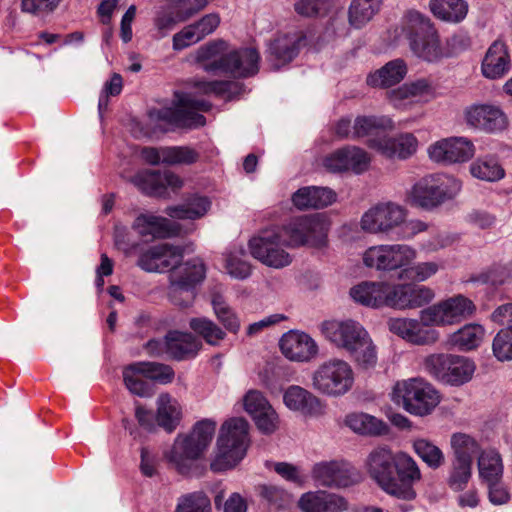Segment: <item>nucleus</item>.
Listing matches in <instances>:
<instances>
[{"label":"nucleus","mask_w":512,"mask_h":512,"mask_svg":"<svg viewBox=\"0 0 512 512\" xmlns=\"http://www.w3.org/2000/svg\"><path fill=\"white\" fill-rule=\"evenodd\" d=\"M407 74V65L402 59H394L367 77L372 87H391L401 82Z\"/></svg>","instance_id":"obj_37"},{"label":"nucleus","mask_w":512,"mask_h":512,"mask_svg":"<svg viewBox=\"0 0 512 512\" xmlns=\"http://www.w3.org/2000/svg\"><path fill=\"white\" fill-rule=\"evenodd\" d=\"M474 143L466 137L444 138L431 144L428 148L430 159L436 163H464L473 158Z\"/></svg>","instance_id":"obj_18"},{"label":"nucleus","mask_w":512,"mask_h":512,"mask_svg":"<svg viewBox=\"0 0 512 512\" xmlns=\"http://www.w3.org/2000/svg\"><path fill=\"white\" fill-rule=\"evenodd\" d=\"M403 31L411 51L418 58L435 62L443 57L439 34L429 17L418 11H409L405 16Z\"/></svg>","instance_id":"obj_4"},{"label":"nucleus","mask_w":512,"mask_h":512,"mask_svg":"<svg viewBox=\"0 0 512 512\" xmlns=\"http://www.w3.org/2000/svg\"><path fill=\"white\" fill-rule=\"evenodd\" d=\"M287 248L309 246L322 248L327 244L329 223L321 214L295 217L279 227Z\"/></svg>","instance_id":"obj_6"},{"label":"nucleus","mask_w":512,"mask_h":512,"mask_svg":"<svg viewBox=\"0 0 512 512\" xmlns=\"http://www.w3.org/2000/svg\"><path fill=\"white\" fill-rule=\"evenodd\" d=\"M331 0H297L294 3L295 12L305 18H322L332 9Z\"/></svg>","instance_id":"obj_61"},{"label":"nucleus","mask_w":512,"mask_h":512,"mask_svg":"<svg viewBox=\"0 0 512 512\" xmlns=\"http://www.w3.org/2000/svg\"><path fill=\"white\" fill-rule=\"evenodd\" d=\"M175 512H211L210 499L202 491L185 494L178 499Z\"/></svg>","instance_id":"obj_60"},{"label":"nucleus","mask_w":512,"mask_h":512,"mask_svg":"<svg viewBox=\"0 0 512 512\" xmlns=\"http://www.w3.org/2000/svg\"><path fill=\"white\" fill-rule=\"evenodd\" d=\"M356 365L362 370L374 369L378 362L377 347L369 333L348 352Z\"/></svg>","instance_id":"obj_46"},{"label":"nucleus","mask_w":512,"mask_h":512,"mask_svg":"<svg viewBox=\"0 0 512 512\" xmlns=\"http://www.w3.org/2000/svg\"><path fill=\"white\" fill-rule=\"evenodd\" d=\"M493 353L500 361L512 359V328L500 330L493 340Z\"/></svg>","instance_id":"obj_64"},{"label":"nucleus","mask_w":512,"mask_h":512,"mask_svg":"<svg viewBox=\"0 0 512 512\" xmlns=\"http://www.w3.org/2000/svg\"><path fill=\"white\" fill-rule=\"evenodd\" d=\"M440 268L441 264L436 261L409 264L400 271L399 278L412 282H424L434 276Z\"/></svg>","instance_id":"obj_58"},{"label":"nucleus","mask_w":512,"mask_h":512,"mask_svg":"<svg viewBox=\"0 0 512 512\" xmlns=\"http://www.w3.org/2000/svg\"><path fill=\"white\" fill-rule=\"evenodd\" d=\"M391 401L414 416L430 415L441 401L439 391L423 378L397 381L391 392Z\"/></svg>","instance_id":"obj_3"},{"label":"nucleus","mask_w":512,"mask_h":512,"mask_svg":"<svg viewBox=\"0 0 512 512\" xmlns=\"http://www.w3.org/2000/svg\"><path fill=\"white\" fill-rule=\"evenodd\" d=\"M429 8L439 20L458 24L466 18L469 5L465 0H430Z\"/></svg>","instance_id":"obj_39"},{"label":"nucleus","mask_w":512,"mask_h":512,"mask_svg":"<svg viewBox=\"0 0 512 512\" xmlns=\"http://www.w3.org/2000/svg\"><path fill=\"white\" fill-rule=\"evenodd\" d=\"M435 89L432 82L426 78H420L415 81L405 83L401 87L389 92V99L395 107L400 105L401 101L410 98H419L428 101L433 98Z\"/></svg>","instance_id":"obj_38"},{"label":"nucleus","mask_w":512,"mask_h":512,"mask_svg":"<svg viewBox=\"0 0 512 512\" xmlns=\"http://www.w3.org/2000/svg\"><path fill=\"white\" fill-rule=\"evenodd\" d=\"M406 210L395 203H381L366 211L360 221L363 231L390 235L404 223Z\"/></svg>","instance_id":"obj_14"},{"label":"nucleus","mask_w":512,"mask_h":512,"mask_svg":"<svg viewBox=\"0 0 512 512\" xmlns=\"http://www.w3.org/2000/svg\"><path fill=\"white\" fill-rule=\"evenodd\" d=\"M298 506L302 512H343L348 509L344 497L325 491H309L302 494Z\"/></svg>","instance_id":"obj_30"},{"label":"nucleus","mask_w":512,"mask_h":512,"mask_svg":"<svg viewBox=\"0 0 512 512\" xmlns=\"http://www.w3.org/2000/svg\"><path fill=\"white\" fill-rule=\"evenodd\" d=\"M310 473L316 486L330 489L346 488L359 480L356 470L350 464L339 460L317 462Z\"/></svg>","instance_id":"obj_15"},{"label":"nucleus","mask_w":512,"mask_h":512,"mask_svg":"<svg viewBox=\"0 0 512 512\" xmlns=\"http://www.w3.org/2000/svg\"><path fill=\"white\" fill-rule=\"evenodd\" d=\"M421 479L422 473L415 459L406 452H396L390 496L407 502L415 500L417 492L414 485Z\"/></svg>","instance_id":"obj_13"},{"label":"nucleus","mask_w":512,"mask_h":512,"mask_svg":"<svg viewBox=\"0 0 512 512\" xmlns=\"http://www.w3.org/2000/svg\"><path fill=\"white\" fill-rule=\"evenodd\" d=\"M181 419V407L178 401L168 393H162L157 399L156 420L167 432L176 429Z\"/></svg>","instance_id":"obj_42"},{"label":"nucleus","mask_w":512,"mask_h":512,"mask_svg":"<svg viewBox=\"0 0 512 512\" xmlns=\"http://www.w3.org/2000/svg\"><path fill=\"white\" fill-rule=\"evenodd\" d=\"M284 239L279 227L262 230L249 240L250 254L268 267L280 269L288 266L292 262V257L284 249Z\"/></svg>","instance_id":"obj_11"},{"label":"nucleus","mask_w":512,"mask_h":512,"mask_svg":"<svg viewBox=\"0 0 512 512\" xmlns=\"http://www.w3.org/2000/svg\"><path fill=\"white\" fill-rule=\"evenodd\" d=\"M371 162L369 154L357 146L348 145L339 148L323 159V167L330 173L362 174L368 170Z\"/></svg>","instance_id":"obj_16"},{"label":"nucleus","mask_w":512,"mask_h":512,"mask_svg":"<svg viewBox=\"0 0 512 512\" xmlns=\"http://www.w3.org/2000/svg\"><path fill=\"white\" fill-rule=\"evenodd\" d=\"M355 375L352 366L345 360L331 358L320 365L311 374V387L317 393L339 398L353 388Z\"/></svg>","instance_id":"obj_5"},{"label":"nucleus","mask_w":512,"mask_h":512,"mask_svg":"<svg viewBox=\"0 0 512 512\" xmlns=\"http://www.w3.org/2000/svg\"><path fill=\"white\" fill-rule=\"evenodd\" d=\"M510 69V56L507 46L501 40L494 41L482 61V74L488 79L504 77Z\"/></svg>","instance_id":"obj_34"},{"label":"nucleus","mask_w":512,"mask_h":512,"mask_svg":"<svg viewBox=\"0 0 512 512\" xmlns=\"http://www.w3.org/2000/svg\"><path fill=\"white\" fill-rule=\"evenodd\" d=\"M174 106L150 112V117L178 127L198 128L205 125V117L199 111L206 112L211 105L204 100H196L187 93H177Z\"/></svg>","instance_id":"obj_9"},{"label":"nucleus","mask_w":512,"mask_h":512,"mask_svg":"<svg viewBox=\"0 0 512 512\" xmlns=\"http://www.w3.org/2000/svg\"><path fill=\"white\" fill-rule=\"evenodd\" d=\"M319 328L326 340L347 352L368 333L359 322L351 319L344 321L325 320Z\"/></svg>","instance_id":"obj_19"},{"label":"nucleus","mask_w":512,"mask_h":512,"mask_svg":"<svg viewBox=\"0 0 512 512\" xmlns=\"http://www.w3.org/2000/svg\"><path fill=\"white\" fill-rule=\"evenodd\" d=\"M307 43L301 30L277 35L268 45L267 59L274 70L292 61Z\"/></svg>","instance_id":"obj_22"},{"label":"nucleus","mask_w":512,"mask_h":512,"mask_svg":"<svg viewBox=\"0 0 512 512\" xmlns=\"http://www.w3.org/2000/svg\"><path fill=\"white\" fill-rule=\"evenodd\" d=\"M447 370V375L444 377L443 382L452 385H461L471 379L475 366L469 359L453 355L452 361Z\"/></svg>","instance_id":"obj_52"},{"label":"nucleus","mask_w":512,"mask_h":512,"mask_svg":"<svg viewBox=\"0 0 512 512\" xmlns=\"http://www.w3.org/2000/svg\"><path fill=\"white\" fill-rule=\"evenodd\" d=\"M139 362H135L123 369V379L126 388L134 395L139 397H148L152 394L151 387L144 377Z\"/></svg>","instance_id":"obj_51"},{"label":"nucleus","mask_w":512,"mask_h":512,"mask_svg":"<svg viewBox=\"0 0 512 512\" xmlns=\"http://www.w3.org/2000/svg\"><path fill=\"white\" fill-rule=\"evenodd\" d=\"M415 454L431 469L436 470L445 463L443 451L435 443L426 438H416L412 441Z\"/></svg>","instance_id":"obj_49"},{"label":"nucleus","mask_w":512,"mask_h":512,"mask_svg":"<svg viewBox=\"0 0 512 512\" xmlns=\"http://www.w3.org/2000/svg\"><path fill=\"white\" fill-rule=\"evenodd\" d=\"M132 228L141 237L165 238L170 235V221L151 213H142L136 217Z\"/></svg>","instance_id":"obj_40"},{"label":"nucleus","mask_w":512,"mask_h":512,"mask_svg":"<svg viewBox=\"0 0 512 512\" xmlns=\"http://www.w3.org/2000/svg\"><path fill=\"white\" fill-rule=\"evenodd\" d=\"M220 24V17L216 13L203 16L194 24L184 27L173 36V49L182 50L195 44L206 36L212 34Z\"/></svg>","instance_id":"obj_29"},{"label":"nucleus","mask_w":512,"mask_h":512,"mask_svg":"<svg viewBox=\"0 0 512 512\" xmlns=\"http://www.w3.org/2000/svg\"><path fill=\"white\" fill-rule=\"evenodd\" d=\"M189 326L207 344L212 346H218L226 337V332L214 321L206 317L191 318Z\"/></svg>","instance_id":"obj_50"},{"label":"nucleus","mask_w":512,"mask_h":512,"mask_svg":"<svg viewBox=\"0 0 512 512\" xmlns=\"http://www.w3.org/2000/svg\"><path fill=\"white\" fill-rule=\"evenodd\" d=\"M226 74L235 78L254 76L259 71L260 55L254 48H240L228 52Z\"/></svg>","instance_id":"obj_31"},{"label":"nucleus","mask_w":512,"mask_h":512,"mask_svg":"<svg viewBox=\"0 0 512 512\" xmlns=\"http://www.w3.org/2000/svg\"><path fill=\"white\" fill-rule=\"evenodd\" d=\"M478 469L484 483L501 480L503 463L500 454L492 449L482 452L478 458Z\"/></svg>","instance_id":"obj_47"},{"label":"nucleus","mask_w":512,"mask_h":512,"mask_svg":"<svg viewBox=\"0 0 512 512\" xmlns=\"http://www.w3.org/2000/svg\"><path fill=\"white\" fill-rule=\"evenodd\" d=\"M349 295L356 303L366 307H388L389 284L364 281L353 286Z\"/></svg>","instance_id":"obj_33"},{"label":"nucleus","mask_w":512,"mask_h":512,"mask_svg":"<svg viewBox=\"0 0 512 512\" xmlns=\"http://www.w3.org/2000/svg\"><path fill=\"white\" fill-rule=\"evenodd\" d=\"M450 443L453 452L452 458L462 459L467 462L473 463V458L480 449L477 441L465 433H454L451 436Z\"/></svg>","instance_id":"obj_55"},{"label":"nucleus","mask_w":512,"mask_h":512,"mask_svg":"<svg viewBox=\"0 0 512 512\" xmlns=\"http://www.w3.org/2000/svg\"><path fill=\"white\" fill-rule=\"evenodd\" d=\"M472 464L462 459H451L446 481L451 490L459 492L466 488L472 476Z\"/></svg>","instance_id":"obj_53"},{"label":"nucleus","mask_w":512,"mask_h":512,"mask_svg":"<svg viewBox=\"0 0 512 512\" xmlns=\"http://www.w3.org/2000/svg\"><path fill=\"white\" fill-rule=\"evenodd\" d=\"M337 194L327 187L308 186L298 189L292 196L293 204L300 210L320 209L336 201Z\"/></svg>","instance_id":"obj_35"},{"label":"nucleus","mask_w":512,"mask_h":512,"mask_svg":"<svg viewBox=\"0 0 512 512\" xmlns=\"http://www.w3.org/2000/svg\"><path fill=\"white\" fill-rule=\"evenodd\" d=\"M210 206L211 202L207 197L194 195L183 204L167 207L165 213L171 218L195 220L203 217Z\"/></svg>","instance_id":"obj_43"},{"label":"nucleus","mask_w":512,"mask_h":512,"mask_svg":"<svg viewBox=\"0 0 512 512\" xmlns=\"http://www.w3.org/2000/svg\"><path fill=\"white\" fill-rule=\"evenodd\" d=\"M395 454L389 447L380 446L373 449L365 461L369 477L389 496L394 476Z\"/></svg>","instance_id":"obj_20"},{"label":"nucleus","mask_w":512,"mask_h":512,"mask_svg":"<svg viewBox=\"0 0 512 512\" xmlns=\"http://www.w3.org/2000/svg\"><path fill=\"white\" fill-rule=\"evenodd\" d=\"M184 249L169 243H161L148 248L138 258L137 265L147 272H164L172 270L182 261Z\"/></svg>","instance_id":"obj_23"},{"label":"nucleus","mask_w":512,"mask_h":512,"mask_svg":"<svg viewBox=\"0 0 512 512\" xmlns=\"http://www.w3.org/2000/svg\"><path fill=\"white\" fill-rule=\"evenodd\" d=\"M369 146L388 159L406 160L418 150L419 142L412 133H400L392 137L370 140Z\"/></svg>","instance_id":"obj_26"},{"label":"nucleus","mask_w":512,"mask_h":512,"mask_svg":"<svg viewBox=\"0 0 512 512\" xmlns=\"http://www.w3.org/2000/svg\"><path fill=\"white\" fill-rule=\"evenodd\" d=\"M345 424L355 433L361 435L380 436L388 432V426L384 421L363 412L348 414Z\"/></svg>","instance_id":"obj_41"},{"label":"nucleus","mask_w":512,"mask_h":512,"mask_svg":"<svg viewBox=\"0 0 512 512\" xmlns=\"http://www.w3.org/2000/svg\"><path fill=\"white\" fill-rule=\"evenodd\" d=\"M211 304L217 319L222 323L225 329L231 333H237L240 329L239 318L227 304L224 297L220 294H214Z\"/></svg>","instance_id":"obj_56"},{"label":"nucleus","mask_w":512,"mask_h":512,"mask_svg":"<svg viewBox=\"0 0 512 512\" xmlns=\"http://www.w3.org/2000/svg\"><path fill=\"white\" fill-rule=\"evenodd\" d=\"M416 257V250L407 244H382L369 247L363 254V263L368 268L389 272L404 269Z\"/></svg>","instance_id":"obj_12"},{"label":"nucleus","mask_w":512,"mask_h":512,"mask_svg":"<svg viewBox=\"0 0 512 512\" xmlns=\"http://www.w3.org/2000/svg\"><path fill=\"white\" fill-rule=\"evenodd\" d=\"M283 402L288 409L304 416L317 418L326 412L324 401L298 385H291L284 391Z\"/></svg>","instance_id":"obj_27"},{"label":"nucleus","mask_w":512,"mask_h":512,"mask_svg":"<svg viewBox=\"0 0 512 512\" xmlns=\"http://www.w3.org/2000/svg\"><path fill=\"white\" fill-rule=\"evenodd\" d=\"M485 336V329L477 323L465 324L458 330L448 333L443 347L447 350L468 352L480 346Z\"/></svg>","instance_id":"obj_32"},{"label":"nucleus","mask_w":512,"mask_h":512,"mask_svg":"<svg viewBox=\"0 0 512 512\" xmlns=\"http://www.w3.org/2000/svg\"><path fill=\"white\" fill-rule=\"evenodd\" d=\"M202 343L191 333L170 331L167 333L168 357L175 360H183L194 357Z\"/></svg>","instance_id":"obj_36"},{"label":"nucleus","mask_w":512,"mask_h":512,"mask_svg":"<svg viewBox=\"0 0 512 512\" xmlns=\"http://www.w3.org/2000/svg\"><path fill=\"white\" fill-rule=\"evenodd\" d=\"M216 431V422L202 419L187 433L178 434L164 458L181 475L190 476L198 470V461L210 446Z\"/></svg>","instance_id":"obj_1"},{"label":"nucleus","mask_w":512,"mask_h":512,"mask_svg":"<svg viewBox=\"0 0 512 512\" xmlns=\"http://www.w3.org/2000/svg\"><path fill=\"white\" fill-rule=\"evenodd\" d=\"M401 338L414 345H432L439 341L440 333L425 324L421 318L411 319Z\"/></svg>","instance_id":"obj_45"},{"label":"nucleus","mask_w":512,"mask_h":512,"mask_svg":"<svg viewBox=\"0 0 512 512\" xmlns=\"http://www.w3.org/2000/svg\"><path fill=\"white\" fill-rule=\"evenodd\" d=\"M225 269L235 279L244 280L251 275V264L246 260V251L242 246L233 247L224 254Z\"/></svg>","instance_id":"obj_48"},{"label":"nucleus","mask_w":512,"mask_h":512,"mask_svg":"<svg viewBox=\"0 0 512 512\" xmlns=\"http://www.w3.org/2000/svg\"><path fill=\"white\" fill-rule=\"evenodd\" d=\"M470 174L481 181L498 182L505 177V170L492 155L478 157L469 166Z\"/></svg>","instance_id":"obj_44"},{"label":"nucleus","mask_w":512,"mask_h":512,"mask_svg":"<svg viewBox=\"0 0 512 512\" xmlns=\"http://www.w3.org/2000/svg\"><path fill=\"white\" fill-rule=\"evenodd\" d=\"M433 289L415 284H389L388 307L398 310L417 309L431 303Z\"/></svg>","instance_id":"obj_21"},{"label":"nucleus","mask_w":512,"mask_h":512,"mask_svg":"<svg viewBox=\"0 0 512 512\" xmlns=\"http://www.w3.org/2000/svg\"><path fill=\"white\" fill-rule=\"evenodd\" d=\"M228 43L214 40L200 46L194 53V61L208 73L222 72L226 74L228 64Z\"/></svg>","instance_id":"obj_28"},{"label":"nucleus","mask_w":512,"mask_h":512,"mask_svg":"<svg viewBox=\"0 0 512 512\" xmlns=\"http://www.w3.org/2000/svg\"><path fill=\"white\" fill-rule=\"evenodd\" d=\"M164 164H192L195 163L199 154L193 148L187 146L163 147Z\"/></svg>","instance_id":"obj_63"},{"label":"nucleus","mask_w":512,"mask_h":512,"mask_svg":"<svg viewBox=\"0 0 512 512\" xmlns=\"http://www.w3.org/2000/svg\"><path fill=\"white\" fill-rule=\"evenodd\" d=\"M206 277V267L200 258H192L176 264L169 274L168 296L179 307L186 308L193 304L196 297L195 288Z\"/></svg>","instance_id":"obj_7"},{"label":"nucleus","mask_w":512,"mask_h":512,"mask_svg":"<svg viewBox=\"0 0 512 512\" xmlns=\"http://www.w3.org/2000/svg\"><path fill=\"white\" fill-rule=\"evenodd\" d=\"M249 424L243 418H232L220 429L217 438V451L210 463L214 472H222L235 467L246 455L249 445Z\"/></svg>","instance_id":"obj_2"},{"label":"nucleus","mask_w":512,"mask_h":512,"mask_svg":"<svg viewBox=\"0 0 512 512\" xmlns=\"http://www.w3.org/2000/svg\"><path fill=\"white\" fill-rule=\"evenodd\" d=\"M464 123L471 129L494 133L507 127V117L496 105L474 103L463 110Z\"/></svg>","instance_id":"obj_17"},{"label":"nucleus","mask_w":512,"mask_h":512,"mask_svg":"<svg viewBox=\"0 0 512 512\" xmlns=\"http://www.w3.org/2000/svg\"><path fill=\"white\" fill-rule=\"evenodd\" d=\"M391 123V120L386 117L359 116L355 119L352 127V138L373 135L378 130L391 127Z\"/></svg>","instance_id":"obj_57"},{"label":"nucleus","mask_w":512,"mask_h":512,"mask_svg":"<svg viewBox=\"0 0 512 512\" xmlns=\"http://www.w3.org/2000/svg\"><path fill=\"white\" fill-rule=\"evenodd\" d=\"M282 354L291 361L309 362L318 354V345L307 333L290 330L279 342Z\"/></svg>","instance_id":"obj_25"},{"label":"nucleus","mask_w":512,"mask_h":512,"mask_svg":"<svg viewBox=\"0 0 512 512\" xmlns=\"http://www.w3.org/2000/svg\"><path fill=\"white\" fill-rule=\"evenodd\" d=\"M461 189V181L454 176L433 174L423 177L413 185L410 198L418 206L434 208L454 199Z\"/></svg>","instance_id":"obj_8"},{"label":"nucleus","mask_w":512,"mask_h":512,"mask_svg":"<svg viewBox=\"0 0 512 512\" xmlns=\"http://www.w3.org/2000/svg\"><path fill=\"white\" fill-rule=\"evenodd\" d=\"M476 311L472 300L458 294L438 301L420 311V318L428 326L447 327L461 323Z\"/></svg>","instance_id":"obj_10"},{"label":"nucleus","mask_w":512,"mask_h":512,"mask_svg":"<svg viewBox=\"0 0 512 512\" xmlns=\"http://www.w3.org/2000/svg\"><path fill=\"white\" fill-rule=\"evenodd\" d=\"M244 408L262 433L271 434L277 429L278 415L261 392L248 391L244 397Z\"/></svg>","instance_id":"obj_24"},{"label":"nucleus","mask_w":512,"mask_h":512,"mask_svg":"<svg viewBox=\"0 0 512 512\" xmlns=\"http://www.w3.org/2000/svg\"><path fill=\"white\" fill-rule=\"evenodd\" d=\"M382 0H353L349 9V21L356 28L362 27L379 10Z\"/></svg>","instance_id":"obj_54"},{"label":"nucleus","mask_w":512,"mask_h":512,"mask_svg":"<svg viewBox=\"0 0 512 512\" xmlns=\"http://www.w3.org/2000/svg\"><path fill=\"white\" fill-rule=\"evenodd\" d=\"M131 181L144 194L165 197V187L162 186L161 173L159 172H139Z\"/></svg>","instance_id":"obj_59"},{"label":"nucleus","mask_w":512,"mask_h":512,"mask_svg":"<svg viewBox=\"0 0 512 512\" xmlns=\"http://www.w3.org/2000/svg\"><path fill=\"white\" fill-rule=\"evenodd\" d=\"M199 92L203 94H215L217 96H226L228 99L233 98L239 93L240 85L234 81L215 80L200 81L195 85Z\"/></svg>","instance_id":"obj_62"}]
</instances>
